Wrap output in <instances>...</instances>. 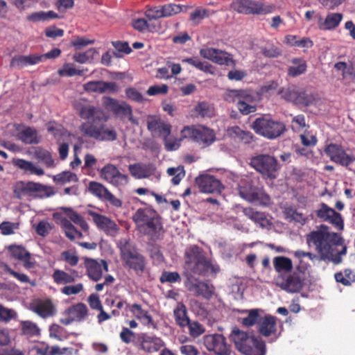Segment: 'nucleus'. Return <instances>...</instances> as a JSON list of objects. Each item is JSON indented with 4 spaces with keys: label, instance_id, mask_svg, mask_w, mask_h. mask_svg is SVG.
I'll return each instance as SVG.
<instances>
[{
    "label": "nucleus",
    "instance_id": "obj_1",
    "mask_svg": "<svg viewBox=\"0 0 355 355\" xmlns=\"http://www.w3.org/2000/svg\"><path fill=\"white\" fill-rule=\"evenodd\" d=\"M74 107L80 118L87 120L79 128L83 135L100 141L110 142L117 139L115 128L107 124L108 116L101 108L81 103H75Z\"/></svg>",
    "mask_w": 355,
    "mask_h": 355
},
{
    "label": "nucleus",
    "instance_id": "obj_2",
    "mask_svg": "<svg viewBox=\"0 0 355 355\" xmlns=\"http://www.w3.org/2000/svg\"><path fill=\"white\" fill-rule=\"evenodd\" d=\"M184 272H189L193 275H198L205 276L209 270L216 273L219 271L218 267L213 266L208 260L205 254L198 245H191L185 251Z\"/></svg>",
    "mask_w": 355,
    "mask_h": 355
},
{
    "label": "nucleus",
    "instance_id": "obj_3",
    "mask_svg": "<svg viewBox=\"0 0 355 355\" xmlns=\"http://www.w3.org/2000/svg\"><path fill=\"white\" fill-rule=\"evenodd\" d=\"M121 259L125 268L141 275L146 267L145 257L133 245H119Z\"/></svg>",
    "mask_w": 355,
    "mask_h": 355
},
{
    "label": "nucleus",
    "instance_id": "obj_4",
    "mask_svg": "<svg viewBox=\"0 0 355 355\" xmlns=\"http://www.w3.org/2000/svg\"><path fill=\"white\" fill-rule=\"evenodd\" d=\"M250 165L263 178L273 180L280 169V164L274 156L269 154H259L250 158Z\"/></svg>",
    "mask_w": 355,
    "mask_h": 355
},
{
    "label": "nucleus",
    "instance_id": "obj_5",
    "mask_svg": "<svg viewBox=\"0 0 355 355\" xmlns=\"http://www.w3.org/2000/svg\"><path fill=\"white\" fill-rule=\"evenodd\" d=\"M336 245H316V252L318 255L311 252H305L304 251L297 250L295 252V256L298 258L309 257L310 259L313 260L318 259L326 262H333L338 264L342 261V255L345 254L347 252L346 245H342L343 248L340 251L335 249Z\"/></svg>",
    "mask_w": 355,
    "mask_h": 355
},
{
    "label": "nucleus",
    "instance_id": "obj_6",
    "mask_svg": "<svg viewBox=\"0 0 355 355\" xmlns=\"http://www.w3.org/2000/svg\"><path fill=\"white\" fill-rule=\"evenodd\" d=\"M252 128L257 133L269 139L279 137L286 130V125L269 117H260L254 120Z\"/></svg>",
    "mask_w": 355,
    "mask_h": 355
},
{
    "label": "nucleus",
    "instance_id": "obj_7",
    "mask_svg": "<svg viewBox=\"0 0 355 355\" xmlns=\"http://www.w3.org/2000/svg\"><path fill=\"white\" fill-rule=\"evenodd\" d=\"M186 277L184 284L187 290L196 297L210 300L214 293V287L207 281L196 278L189 272H184Z\"/></svg>",
    "mask_w": 355,
    "mask_h": 355
},
{
    "label": "nucleus",
    "instance_id": "obj_8",
    "mask_svg": "<svg viewBox=\"0 0 355 355\" xmlns=\"http://www.w3.org/2000/svg\"><path fill=\"white\" fill-rule=\"evenodd\" d=\"M203 343L209 352L216 355H230L231 345L227 343L226 338L219 334H209L203 337Z\"/></svg>",
    "mask_w": 355,
    "mask_h": 355
},
{
    "label": "nucleus",
    "instance_id": "obj_9",
    "mask_svg": "<svg viewBox=\"0 0 355 355\" xmlns=\"http://www.w3.org/2000/svg\"><path fill=\"white\" fill-rule=\"evenodd\" d=\"M277 281V284L282 290L291 293H298L303 288L304 273L295 270L288 275L278 277Z\"/></svg>",
    "mask_w": 355,
    "mask_h": 355
},
{
    "label": "nucleus",
    "instance_id": "obj_10",
    "mask_svg": "<svg viewBox=\"0 0 355 355\" xmlns=\"http://www.w3.org/2000/svg\"><path fill=\"white\" fill-rule=\"evenodd\" d=\"M239 192L240 196L249 202L259 205H267L269 202V197L263 189L250 183L240 186Z\"/></svg>",
    "mask_w": 355,
    "mask_h": 355
},
{
    "label": "nucleus",
    "instance_id": "obj_11",
    "mask_svg": "<svg viewBox=\"0 0 355 355\" xmlns=\"http://www.w3.org/2000/svg\"><path fill=\"white\" fill-rule=\"evenodd\" d=\"M278 93L284 99L297 105L309 106L315 101V98L311 94L297 90L295 87L282 88L279 90Z\"/></svg>",
    "mask_w": 355,
    "mask_h": 355
},
{
    "label": "nucleus",
    "instance_id": "obj_12",
    "mask_svg": "<svg viewBox=\"0 0 355 355\" xmlns=\"http://www.w3.org/2000/svg\"><path fill=\"white\" fill-rule=\"evenodd\" d=\"M327 227L321 225V230L313 231L307 236V243L310 244H343L344 240L337 233H330L327 231Z\"/></svg>",
    "mask_w": 355,
    "mask_h": 355
},
{
    "label": "nucleus",
    "instance_id": "obj_13",
    "mask_svg": "<svg viewBox=\"0 0 355 355\" xmlns=\"http://www.w3.org/2000/svg\"><path fill=\"white\" fill-rule=\"evenodd\" d=\"M182 134L184 137L189 136L199 144L205 146L211 145L216 139L214 131L205 126H199L193 129L186 127L182 130Z\"/></svg>",
    "mask_w": 355,
    "mask_h": 355
},
{
    "label": "nucleus",
    "instance_id": "obj_14",
    "mask_svg": "<svg viewBox=\"0 0 355 355\" xmlns=\"http://www.w3.org/2000/svg\"><path fill=\"white\" fill-rule=\"evenodd\" d=\"M100 175L102 179L116 187L125 185L128 182V176L121 173L117 167L112 164L105 165L100 171Z\"/></svg>",
    "mask_w": 355,
    "mask_h": 355
},
{
    "label": "nucleus",
    "instance_id": "obj_15",
    "mask_svg": "<svg viewBox=\"0 0 355 355\" xmlns=\"http://www.w3.org/2000/svg\"><path fill=\"white\" fill-rule=\"evenodd\" d=\"M195 182L202 193H220L224 188L218 180L207 174L199 175Z\"/></svg>",
    "mask_w": 355,
    "mask_h": 355
},
{
    "label": "nucleus",
    "instance_id": "obj_16",
    "mask_svg": "<svg viewBox=\"0 0 355 355\" xmlns=\"http://www.w3.org/2000/svg\"><path fill=\"white\" fill-rule=\"evenodd\" d=\"M324 152L331 160L343 166H348L355 160V157L347 155L340 146L336 144H329Z\"/></svg>",
    "mask_w": 355,
    "mask_h": 355
},
{
    "label": "nucleus",
    "instance_id": "obj_17",
    "mask_svg": "<svg viewBox=\"0 0 355 355\" xmlns=\"http://www.w3.org/2000/svg\"><path fill=\"white\" fill-rule=\"evenodd\" d=\"M60 210H62L63 214H65L70 220H69L65 218V219L62 220V222L60 223V225L63 228L64 231L74 226L71 222L77 225H79L83 230H88V224L83 216L70 207H61Z\"/></svg>",
    "mask_w": 355,
    "mask_h": 355
},
{
    "label": "nucleus",
    "instance_id": "obj_18",
    "mask_svg": "<svg viewBox=\"0 0 355 355\" xmlns=\"http://www.w3.org/2000/svg\"><path fill=\"white\" fill-rule=\"evenodd\" d=\"M15 191L29 195L35 194L40 197L49 196L51 195L46 187L33 182H18L15 186Z\"/></svg>",
    "mask_w": 355,
    "mask_h": 355
},
{
    "label": "nucleus",
    "instance_id": "obj_19",
    "mask_svg": "<svg viewBox=\"0 0 355 355\" xmlns=\"http://www.w3.org/2000/svg\"><path fill=\"white\" fill-rule=\"evenodd\" d=\"M30 309L42 318L54 315L55 308L50 299H35L30 304Z\"/></svg>",
    "mask_w": 355,
    "mask_h": 355
},
{
    "label": "nucleus",
    "instance_id": "obj_20",
    "mask_svg": "<svg viewBox=\"0 0 355 355\" xmlns=\"http://www.w3.org/2000/svg\"><path fill=\"white\" fill-rule=\"evenodd\" d=\"M83 87L86 92L100 94H112L119 90V87L114 82L90 81L85 84Z\"/></svg>",
    "mask_w": 355,
    "mask_h": 355
},
{
    "label": "nucleus",
    "instance_id": "obj_21",
    "mask_svg": "<svg viewBox=\"0 0 355 355\" xmlns=\"http://www.w3.org/2000/svg\"><path fill=\"white\" fill-rule=\"evenodd\" d=\"M87 213L92 217L96 226L99 229L105 231L107 234L114 236L117 232V225L109 218L96 214L91 210H88Z\"/></svg>",
    "mask_w": 355,
    "mask_h": 355
},
{
    "label": "nucleus",
    "instance_id": "obj_22",
    "mask_svg": "<svg viewBox=\"0 0 355 355\" xmlns=\"http://www.w3.org/2000/svg\"><path fill=\"white\" fill-rule=\"evenodd\" d=\"M257 331L264 337L275 336L277 332V318L271 315L261 317L257 325Z\"/></svg>",
    "mask_w": 355,
    "mask_h": 355
},
{
    "label": "nucleus",
    "instance_id": "obj_23",
    "mask_svg": "<svg viewBox=\"0 0 355 355\" xmlns=\"http://www.w3.org/2000/svg\"><path fill=\"white\" fill-rule=\"evenodd\" d=\"M87 274L89 279L94 282L99 281L103 275V268L105 272L108 271V265L105 260L98 262L95 260H89L86 262Z\"/></svg>",
    "mask_w": 355,
    "mask_h": 355
},
{
    "label": "nucleus",
    "instance_id": "obj_24",
    "mask_svg": "<svg viewBox=\"0 0 355 355\" xmlns=\"http://www.w3.org/2000/svg\"><path fill=\"white\" fill-rule=\"evenodd\" d=\"M156 168L152 163L139 162L128 166V170L132 176L137 179H143L153 175Z\"/></svg>",
    "mask_w": 355,
    "mask_h": 355
},
{
    "label": "nucleus",
    "instance_id": "obj_25",
    "mask_svg": "<svg viewBox=\"0 0 355 355\" xmlns=\"http://www.w3.org/2000/svg\"><path fill=\"white\" fill-rule=\"evenodd\" d=\"M231 336L237 349L243 354H244L243 347L245 346L250 347L251 345H254V341L257 338L253 336H250L247 333L239 329H234Z\"/></svg>",
    "mask_w": 355,
    "mask_h": 355
},
{
    "label": "nucleus",
    "instance_id": "obj_26",
    "mask_svg": "<svg viewBox=\"0 0 355 355\" xmlns=\"http://www.w3.org/2000/svg\"><path fill=\"white\" fill-rule=\"evenodd\" d=\"M147 127L148 130L154 133H158L163 137L169 136L171 132V125L164 123L160 119L154 116H148L147 119Z\"/></svg>",
    "mask_w": 355,
    "mask_h": 355
},
{
    "label": "nucleus",
    "instance_id": "obj_27",
    "mask_svg": "<svg viewBox=\"0 0 355 355\" xmlns=\"http://www.w3.org/2000/svg\"><path fill=\"white\" fill-rule=\"evenodd\" d=\"M130 311L133 316L139 320L144 325L148 327L156 328L153 317L149 314L147 310L142 309L141 305L135 303L130 306Z\"/></svg>",
    "mask_w": 355,
    "mask_h": 355
},
{
    "label": "nucleus",
    "instance_id": "obj_28",
    "mask_svg": "<svg viewBox=\"0 0 355 355\" xmlns=\"http://www.w3.org/2000/svg\"><path fill=\"white\" fill-rule=\"evenodd\" d=\"M164 345L163 340L156 336L143 335L141 337L140 349L147 353H154L159 351Z\"/></svg>",
    "mask_w": 355,
    "mask_h": 355
},
{
    "label": "nucleus",
    "instance_id": "obj_29",
    "mask_svg": "<svg viewBox=\"0 0 355 355\" xmlns=\"http://www.w3.org/2000/svg\"><path fill=\"white\" fill-rule=\"evenodd\" d=\"M8 250L12 257L24 262L26 268L34 267V263L31 261L30 253L22 245H9Z\"/></svg>",
    "mask_w": 355,
    "mask_h": 355
},
{
    "label": "nucleus",
    "instance_id": "obj_30",
    "mask_svg": "<svg viewBox=\"0 0 355 355\" xmlns=\"http://www.w3.org/2000/svg\"><path fill=\"white\" fill-rule=\"evenodd\" d=\"M139 229L141 232L148 235L153 240L159 239L162 233V226L159 218L143 224Z\"/></svg>",
    "mask_w": 355,
    "mask_h": 355
},
{
    "label": "nucleus",
    "instance_id": "obj_31",
    "mask_svg": "<svg viewBox=\"0 0 355 355\" xmlns=\"http://www.w3.org/2000/svg\"><path fill=\"white\" fill-rule=\"evenodd\" d=\"M64 315H70L75 322H80L83 321L88 315V309L85 304L79 302L66 309Z\"/></svg>",
    "mask_w": 355,
    "mask_h": 355
},
{
    "label": "nucleus",
    "instance_id": "obj_32",
    "mask_svg": "<svg viewBox=\"0 0 355 355\" xmlns=\"http://www.w3.org/2000/svg\"><path fill=\"white\" fill-rule=\"evenodd\" d=\"M243 212L245 216L249 217L251 220L259 224L262 228L270 230L272 227V223L268 219L264 213L254 211L252 208H245Z\"/></svg>",
    "mask_w": 355,
    "mask_h": 355
},
{
    "label": "nucleus",
    "instance_id": "obj_33",
    "mask_svg": "<svg viewBox=\"0 0 355 355\" xmlns=\"http://www.w3.org/2000/svg\"><path fill=\"white\" fill-rule=\"evenodd\" d=\"M158 218L159 217L155 211L148 208L138 209L133 216V220L137 224L139 228L143 224Z\"/></svg>",
    "mask_w": 355,
    "mask_h": 355
},
{
    "label": "nucleus",
    "instance_id": "obj_34",
    "mask_svg": "<svg viewBox=\"0 0 355 355\" xmlns=\"http://www.w3.org/2000/svg\"><path fill=\"white\" fill-rule=\"evenodd\" d=\"M40 62L37 55H17L12 58L10 62V67L21 69L29 65H33Z\"/></svg>",
    "mask_w": 355,
    "mask_h": 355
},
{
    "label": "nucleus",
    "instance_id": "obj_35",
    "mask_svg": "<svg viewBox=\"0 0 355 355\" xmlns=\"http://www.w3.org/2000/svg\"><path fill=\"white\" fill-rule=\"evenodd\" d=\"M173 315L175 323L181 328L186 327L190 320L187 315V309L182 302L178 303L176 307L173 310Z\"/></svg>",
    "mask_w": 355,
    "mask_h": 355
},
{
    "label": "nucleus",
    "instance_id": "obj_36",
    "mask_svg": "<svg viewBox=\"0 0 355 355\" xmlns=\"http://www.w3.org/2000/svg\"><path fill=\"white\" fill-rule=\"evenodd\" d=\"M227 134L231 138L245 144H250L252 140V135L250 132L244 131L238 126L228 128Z\"/></svg>",
    "mask_w": 355,
    "mask_h": 355
},
{
    "label": "nucleus",
    "instance_id": "obj_37",
    "mask_svg": "<svg viewBox=\"0 0 355 355\" xmlns=\"http://www.w3.org/2000/svg\"><path fill=\"white\" fill-rule=\"evenodd\" d=\"M15 166L19 167V168L28 171L31 174H35L37 175H42L44 172V170L41 168L35 166L31 162H28L21 159H17L13 161Z\"/></svg>",
    "mask_w": 355,
    "mask_h": 355
},
{
    "label": "nucleus",
    "instance_id": "obj_38",
    "mask_svg": "<svg viewBox=\"0 0 355 355\" xmlns=\"http://www.w3.org/2000/svg\"><path fill=\"white\" fill-rule=\"evenodd\" d=\"M243 348L245 355H266V344L260 338H257L254 345Z\"/></svg>",
    "mask_w": 355,
    "mask_h": 355
},
{
    "label": "nucleus",
    "instance_id": "obj_39",
    "mask_svg": "<svg viewBox=\"0 0 355 355\" xmlns=\"http://www.w3.org/2000/svg\"><path fill=\"white\" fill-rule=\"evenodd\" d=\"M337 282L343 286H350L352 283L355 282V273L351 269H345L343 272H338L334 275Z\"/></svg>",
    "mask_w": 355,
    "mask_h": 355
},
{
    "label": "nucleus",
    "instance_id": "obj_40",
    "mask_svg": "<svg viewBox=\"0 0 355 355\" xmlns=\"http://www.w3.org/2000/svg\"><path fill=\"white\" fill-rule=\"evenodd\" d=\"M52 277L54 282L58 285L70 284L76 280V277L72 274H69L65 271L58 269L54 270Z\"/></svg>",
    "mask_w": 355,
    "mask_h": 355
},
{
    "label": "nucleus",
    "instance_id": "obj_41",
    "mask_svg": "<svg viewBox=\"0 0 355 355\" xmlns=\"http://www.w3.org/2000/svg\"><path fill=\"white\" fill-rule=\"evenodd\" d=\"M34 157L39 161L42 162L46 167L53 168L55 166L54 160L52 158L51 154L44 149L41 148H35Z\"/></svg>",
    "mask_w": 355,
    "mask_h": 355
},
{
    "label": "nucleus",
    "instance_id": "obj_42",
    "mask_svg": "<svg viewBox=\"0 0 355 355\" xmlns=\"http://www.w3.org/2000/svg\"><path fill=\"white\" fill-rule=\"evenodd\" d=\"M18 139L27 144H37L36 131L31 128H26L17 135Z\"/></svg>",
    "mask_w": 355,
    "mask_h": 355
},
{
    "label": "nucleus",
    "instance_id": "obj_43",
    "mask_svg": "<svg viewBox=\"0 0 355 355\" xmlns=\"http://www.w3.org/2000/svg\"><path fill=\"white\" fill-rule=\"evenodd\" d=\"M259 311L260 310L257 309L246 310L248 315L242 319V324L247 327H252L256 324L258 325L261 318Z\"/></svg>",
    "mask_w": 355,
    "mask_h": 355
},
{
    "label": "nucleus",
    "instance_id": "obj_44",
    "mask_svg": "<svg viewBox=\"0 0 355 355\" xmlns=\"http://www.w3.org/2000/svg\"><path fill=\"white\" fill-rule=\"evenodd\" d=\"M273 265L275 270L278 272L282 271L290 272L293 268L291 260L284 257H275L273 260Z\"/></svg>",
    "mask_w": 355,
    "mask_h": 355
},
{
    "label": "nucleus",
    "instance_id": "obj_45",
    "mask_svg": "<svg viewBox=\"0 0 355 355\" xmlns=\"http://www.w3.org/2000/svg\"><path fill=\"white\" fill-rule=\"evenodd\" d=\"M252 100V97L250 95H245L243 98H239L237 103V107L243 114H248L252 112H254L256 111V107L254 105H249L248 103Z\"/></svg>",
    "mask_w": 355,
    "mask_h": 355
},
{
    "label": "nucleus",
    "instance_id": "obj_46",
    "mask_svg": "<svg viewBox=\"0 0 355 355\" xmlns=\"http://www.w3.org/2000/svg\"><path fill=\"white\" fill-rule=\"evenodd\" d=\"M115 114L122 119H128L132 123L137 124V121L132 116L131 107L125 102L121 103Z\"/></svg>",
    "mask_w": 355,
    "mask_h": 355
},
{
    "label": "nucleus",
    "instance_id": "obj_47",
    "mask_svg": "<svg viewBox=\"0 0 355 355\" xmlns=\"http://www.w3.org/2000/svg\"><path fill=\"white\" fill-rule=\"evenodd\" d=\"M293 66L288 68V74L293 77L297 76L303 73L306 69V62L301 59L295 58L292 60Z\"/></svg>",
    "mask_w": 355,
    "mask_h": 355
},
{
    "label": "nucleus",
    "instance_id": "obj_48",
    "mask_svg": "<svg viewBox=\"0 0 355 355\" xmlns=\"http://www.w3.org/2000/svg\"><path fill=\"white\" fill-rule=\"evenodd\" d=\"M97 51L94 48H91L83 53H76L73 55V60L78 63L84 64L87 62H92Z\"/></svg>",
    "mask_w": 355,
    "mask_h": 355
},
{
    "label": "nucleus",
    "instance_id": "obj_49",
    "mask_svg": "<svg viewBox=\"0 0 355 355\" xmlns=\"http://www.w3.org/2000/svg\"><path fill=\"white\" fill-rule=\"evenodd\" d=\"M343 16L340 13H331L327 16L323 24V28L329 30L336 28L340 23Z\"/></svg>",
    "mask_w": 355,
    "mask_h": 355
},
{
    "label": "nucleus",
    "instance_id": "obj_50",
    "mask_svg": "<svg viewBox=\"0 0 355 355\" xmlns=\"http://www.w3.org/2000/svg\"><path fill=\"white\" fill-rule=\"evenodd\" d=\"M167 173L170 176H174L172 179L173 184H178L181 180L184 177L185 172L184 166H178V167H171L167 169Z\"/></svg>",
    "mask_w": 355,
    "mask_h": 355
},
{
    "label": "nucleus",
    "instance_id": "obj_51",
    "mask_svg": "<svg viewBox=\"0 0 355 355\" xmlns=\"http://www.w3.org/2000/svg\"><path fill=\"white\" fill-rule=\"evenodd\" d=\"M252 2L248 0L235 1L232 3V8L236 12L249 15Z\"/></svg>",
    "mask_w": 355,
    "mask_h": 355
},
{
    "label": "nucleus",
    "instance_id": "obj_52",
    "mask_svg": "<svg viewBox=\"0 0 355 355\" xmlns=\"http://www.w3.org/2000/svg\"><path fill=\"white\" fill-rule=\"evenodd\" d=\"M214 62L218 64H234V60L232 58V55L225 51H223L218 49H217Z\"/></svg>",
    "mask_w": 355,
    "mask_h": 355
},
{
    "label": "nucleus",
    "instance_id": "obj_53",
    "mask_svg": "<svg viewBox=\"0 0 355 355\" xmlns=\"http://www.w3.org/2000/svg\"><path fill=\"white\" fill-rule=\"evenodd\" d=\"M58 73L62 76H81L83 73V70L76 69L72 63H66L62 69L58 70Z\"/></svg>",
    "mask_w": 355,
    "mask_h": 355
},
{
    "label": "nucleus",
    "instance_id": "obj_54",
    "mask_svg": "<svg viewBox=\"0 0 355 355\" xmlns=\"http://www.w3.org/2000/svg\"><path fill=\"white\" fill-rule=\"evenodd\" d=\"M210 11L204 8L196 9L190 14V19L194 24H198L203 19L208 18L210 16Z\"/></svg>",
    "mask_w": 355,
    "mask_h": 355
},
{
    "label": "nucleus",
    "instance_id": "obj_55",
    "mask_svg": "<svg viewBox=\"0 0 355 355\" xmlns=\"http://www.w3.org/2000/svg\"><path fill=\"white\" fill-rule=\"evenodd\" d=\"M181 277L178 272H171V271H164L162 272L159 281L161 283L164 284L166 282H168L171 284L173 283H180L181 282Z\"/></svg>",
    "mask_w": 355,
    "mask_h": 355
},
{
    "label": "nucleus",
    "instance_id": "obj_56",
    "mask_svg": "<svg viewBox=\"0 0 355 355\" xmlns=\"http://www.w3.org/2000/svg\"><path fill=\"white\" fill-rule=\"evenodd\" d=\"M196 111L202 117H211L214 115L212 107L206 102L199 103L196 107Z\"/></svg>",
    "mask_w": 355,
    "mask_h": 355
},
{
    "label": "nucleus",
    "instance_id": "obj_57",
    "mask_svg": "<svg viewBox=\"0 0 355 355\" xmlns=\"http://www.w3.org/2000/svg\"><path fill=\"white\" fill-rule=\"evenodd\" d=\"M89 191L99 198H105L109 191L101 184L92 182L89 183Z\"/></svg>",
    "mask_w": 355,
    "mask_h": 355
},
{
    "label": "nucleus",
    "instance_id": "obj_58",
    "mask_svg": "<svg viewBox=\"0 0 355 355\" xmlns=\"http://www.w3.org/2000/svg\"><path fill=\"white\" fill-rule=\"evenodd\" d=\"M164 17H168L173 15H176L182 10V8L180 5L174 3H168L161 6Z\"/></svg>",
    "mask_w": 355,
    "mask_h": 355
},
{
    "label": "nucleus",
    "instance_id": "obj_59",
    "mask_svg": "<svg viewBox=\"0 0 355 355\" xmlns=\"http://www.w3.org/2000/svg\"><path fill=\"white\" fill-rule=\"evenodd\" d=\"M190 306L191 311L196 315L202 317L207 315V311L204 304L197 300H191Z\"/></svg>",
    "mask_w": 355,
    "mask_h": 355
},
{
    "label": "nucleus",
    "instance_id": "obj_60",
    "mask_svg": "<svg viewBox=\"0 0 355 355\" xmlns=\"http://www.w3.org/2000/svg\"><path fill=\"white\" fill-rule=\"evenodd\" d=\"M102 102L105 108L107 110L113 112L114 114L116 113L119 106L121 104V103L117 100L107 96L102 98Z\"/></svg>",
    "mask_w": 355,
    "mask_h": 355
},
{
    "label": "nucleus",
    "instance_id": "obj_61",
    "mask_svg": "<svg viewBox=\"0 0 355 355\" xmlns=\"http://www.w3.org/2000/svg\"><path fill=\"white\" fill-rule=\"evenodd\" d=\"M187 327L189 328V334L194 338L200 336L205 331L202 324L196 321L189 320V324L187 325Z\"/></svg>",
    "mask_w": 355,
    "mask_h": 355
},
{
    "label": "nucleus",
    "instance_id": "obj_62",
    "mask_svg": "<svg viewBox=\"0 0 355 355\" xmlns=\"http://www.w3.org/2000/svg\"><path fill=\"white\" fill-rule=\"evenodd\" d=\"M23 333L26 335L35 336L39 334V329L37 324L31 321H24L21 323Z\"/></svg>",
    "mask_w": 355,
    "mask_h": 355
},
{
    "label": "nucleus",
    "instance_id": "obj_63",
    "mask_svg": "<svg viewBox=\"0 0 355 355\" xmlns=\"http://www.w3.org/2000/svg\"><path fill=\"white\" fill-rule=\"evenodd\" d=\"M53 180L57 182L64 183L66 182H76L77 177L74 173L69 171H64L55 175Z\"/></svg>",
    "mask_w": 355,
    "mask_h": 355
},
{
    "label": "nucleus",
    "instance_id": "obj_64",
    "mask_svg": "<svg viewBox=\"0 0 355 355\" xmlns=\"http://www.w3.org/2000/svg\"><path fill=\"white\" fill-rule=\"evenodd\" d=\"M145 15L149 21L164 17L161 6L148 8Z\"/></svg>",
    "mask_w": 355,
    "mask_h": 355
}]
</instances>
